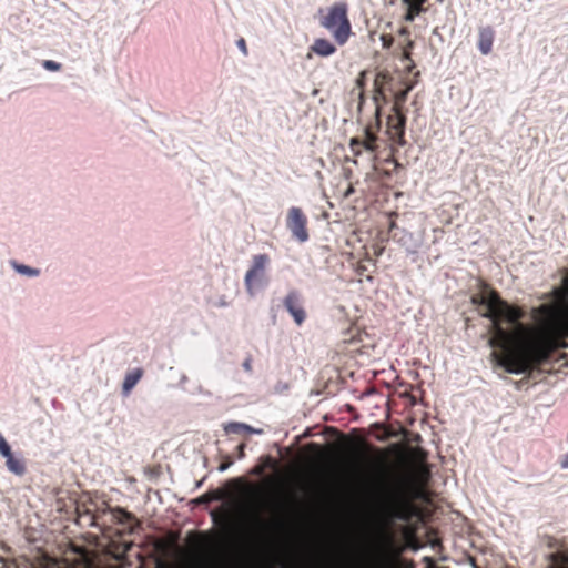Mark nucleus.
<instances>
[{
  "label": "nucleus",
  "instance_id": "19",
  "mask_svg": "<svg viewBox=\"0 0 568 568\" xmlns=\"http://www.w3.org/2000/svg\"><path fill=\"white\" fill-rule=\"evenodd\" d=\"M560 467H561L562 469H568V454H566V455L564 456V458L561 459V462H560Z\"/></svg>",
  "mask_w": 568,
  "mask_h": 568
},
{
  "label": "nucleus",
  "instance_id": "9",
  "mask_svg": "<svg viewBox=\"0 0 568 568\" xmlns=\"http://www.w3.org/2000/svg\"><path fill=\"white\" fill-rule=\"evenodd\" d=\"M224 430L226 433H240V432H246L248 434H255L261 435L263 433V429L261 428H253L252 426L244 424V423H227L224 425Z\"/></svg>",
  "mask_w": 568,
  "mask_h": 568
},
{
  "label": "nucleus",
  "instance_id": "25",
  "mask_svg": "<svg viewBox=\"0 0 568 568\" xmlns=\"http://www.w3.org/2000/svg\"><path fill=\"white\" fill-rule=\"evenodd\" d=\"M384 537L386 538V541H387V542H389V541H390V539H389V537H388V536H386V535H385Z\"/></svg>",
  "mask_w": 568,
  "mask_h": 568
},
{
  "label": "nucleus",
  "instance_id": "16",
  "mask_svg": "<svg viewBox=\"0 0 568 568\" xmlns=\"http://www.w3.org/2000/svg\"><path fill=\"white\" fill-rule=\"evenodd\" d=\"M379 41L382 43V47L386 49H388L393 43V39L384 34L379 37Z\"/></svg>",
  "mask_w": 568,
  "mask_h": 568
},
{
  "label": "nucleus",
  "instance_id": "6",
  "mask_svg": "<svg viewBox=\"0 0 568 568\" xmlns=\"http://www.w3.org/2000/svg\"><path fill=\"white\" fill-rule=\"evenodd\" d=\"M284 306L293 317L297 325L305 321V311L301 305L300 295L295 291H291L284 298Z\"/></svg>",
  "mask_w": 568,
  "mask_h": 568
},
{
  "label": "nucleus",
  "instance_id": "15",
  "mask_svg": "<svg viewBox=\"0 0 568 568\" xmlns=\"http://www.w3.org/2000/svg\"><path fill=\"white\" fill-rule=\"evenodd\" d=\"M42 67L49 72H58L61 70V63L52 60L43 61Z\"/></svg>",
  "mask_w": 568,
  "mask_h": 568
},
{
  "label": "nucleus",
  "instance_id": "17",
  "mask_svg": "<svg viewBox=\"0 0 568 568\" xmlns=\"http://www.w3.org/2000/svg\"><path fill=\"white\" fill-rule=\"evenodd\" d=\"M412 87H408L407 89H405L403 92H400L399 94H397V100L398 101H405L406 98H407V94L408 92L410 91Z\"/></svg>",
  "mask_w": 568,
  "mask_h": 568
},
{
  "label": "nucleus",
  "instance_id": "12",
  "mask_svg": "<svg viewBox=\"0 0 568 568\" xmlns=\"http://www.w3.org/2000/svg\"><path fill=\"white\" fill-rule=\"evenodd\" d=\"M10 265L18 274L26 277H38L40 274L38 268L20 264L17 261H10Z\"/></svg>",
  "mask_w": 568,
  "mask_h": 568
},
{
  "label": "nucleus",
  "instance_id": "21",
  "mask_svg": "<svg viewBox=\"0 0 568 568\" xmlns=\"http://www.w3.org/2000/svg\"><path fill=\"white\" fill-rule=\"evenodd\" d=\"M243 368H244L246 372H251V371H252L251 359H250V358H247V359L243 363Z\"/></svg>",
  "mask_w": 568,
  "mask_h": 568
},
{
  "label": "nucleus",
  "instance_id": "10",
  "mask_svg": "<svg viewBox=\"0 0 568 568\" xmlns=\"http://www.w3.org/2000/svg\"><path fill=\"white\" fill-rule=\"evenodd\" d=\"M4 458L6 466L10 473L18 476H21L24 473V465L20 457L10 453L9 455L4 456Z\"/></svg>",
  "mask_w": 568,
  "mask_h": 568
},
{
  "label": "nucleus",
  "instance_id": "13",
  "mask_svg": "<svg viewBox=\"0 0 568 568\" xmlns=\"http://www.w3.org/2000/svg\"><path fill=\"white\" fill-rule=\"evenodd\" d=\"M425 0H403L407 6V13L405 14L406 21H413L420 11V6Z\"/></svg>",
  "mask_w": 568,
  "mask_h": 568
},
{
  "label": "nucleus",
  "instance_id": "24",
  "mask_svg": "<svg viewBox=\"0 0 568 568\" xmlns=\"http://www.w3.org/2000/svg\"><path fill=\"white\" fill-rule=\"evenodd\" d=\"M403 58L404 59H409V53L408 52H404Z\"/></svg>",
  "mask_w": 568,
  "mask_h": 568
},
{
  "label": "nucleus",
  "instance_id": "18",
  "mask_svg": "<svg viewBox=\"0 0 568 568\" xmlns=\"http://www.w3.org/2000/svg\"><path fill=\"white\" fill-rule=\"evenodd\" d=\"M237 47L240 48V50H241L244 54H246V52H247V51H246V45H245V41H244L243 39H240V40L237 41Z\"/></svg>",
  "mask_w": 568,
  "mask_h": 568
},
{
  "label": "nucleus",
  "instance_id": "4",
  "mask_svg": "<svg viewBox=\"0 0 568 568\" xmlns=\"http://www.w3.org/2000/svg\"><path fill=\"white\" fill-rule=\"evenodd\" d=\"M267 263L268 257L265 254H260L254 257L253 264L244 278L248 294L253 295L256 288V282H262Z\"/></svg>",
  "mask_w": 568,
  "mask_h": 568
},
{
  "label": "nucleus",
  "instance_id": "5",
  "mask_svg": "<svg viewBox=\"0 0 568 568\" xmlns=\"http://www.w3.org/2000/svg\"><path fill=\"white\" fill-rule=\"evenodd\" d=\"M287 227L292 235L301 243H305L308 240V233L306 230V217L302 210L298 207H291L287 216Z\"/></svg>",
  "mask_w": 568,
  "mask_h": 568
},
{
  "label": "nucleus",
  "instance_id": "8",
  "mask_svg": "<svg viewBox=\"0 0 568 568\" xmlns=\"http://www.w3.org/2000/svg\"><path fill=\"white\" fill-rule=\"evenodd\" d=\"M494 33L491 29H484L479 33L478 49L486 55L491 51Z\"/></svg>",
  "mask_w": 568,
  "mask_h": 568
},
{
  "label": "nucleus",
  "instance_id": "11",
  "mask_svg": "<svg viewBox=\"0 0 568 568\" xmlns=\"http://www.w3.org/2000/svg\"><path fill=\"white\" fill-rule=\"evenodd\" d=\"M142 377V369L135 368L129 372L123 381L122 390L124 394H129L130 390L138 384Z\"/></svg>",
  "mask_w": 568,
  "mask_h": 568
},
{
  "label": "nucleus",
  "instance_id": "22",
  "mask_svg": "<svg viewBox=\"0 0 568 568\" xmlns=\"http://www.w3.org/2000/svg\"><path fill=\"white\" fill-rule=\"evenodd\" d=\"M364 146H365V149L372 151L373 150V142L372 141H366L364 143Z\"/></svg>",
  "mask_w": 568,
  "mask_h": 568
},
{
  "label": "nucleus",
  "instance_id": "2",
  "mask_svg": "<svg viewBox=\"0 0 568 568\" xmlns=\"http://www.w3.org/2000/svg\"><path fill=\"white\" fill-rule=\"evenodd\" d=\"M321 26L332 34L337 44H345L352 33L346 3L338 2L331 6L321 19Z\"/></svg>",
  "mask_w": 568,
  "mask_h": 568
},
{
  "label": "nucleus",
  "instance_id": "3",
  "mask_svg": "<svg viewBox=\"0 0 568 568\" xmlns=\"http://www.w3.org/2000/svg\"><path fill=\"white\" fill-rule=\"evenodd\" d=\"M369 490L384 515L387 517L404 518V516H402L395 507L397 493L387 487L385 481V474L381 467L378 468V480H376L374 485H369Z\"/></svg>",
  "mask_w": 568,
  "mask_h": 568
},
{
  "label": "nucleus",
  "instance_id": "7",
  "mask_svg": "<svg viewBox=\"0 0 568 568\" xmlns=\"http://www.w3.org/2000/svg\"><path fill=\"white\" fill-rule=\"evenodd\" d=\"M311 49L316 55L322 58L331 57L336 52L335 45L325 38L315 39Z\"/></svg>",
  "mask_w": 568,
  "mask_h": 568
},
{
  "label": "nucleus",
  "instance_id": "1",
  "mask_svg": "<svg viewBox=\"0 0 568 568\" xmlns=\"http://www.w3.org/2000/svg\"><path fill=\"white\" fill-rule=\"evenodd\" d=\"M552 304H544L534 318L537 326H526L517 321L521 311L501 301L494 292L481 296L486 316L493 321L491 352L496 365L511 375L527 373L532 366L548 359L558 347V337H568V275L562 287L555 291Z\"/></svg>",
  "mask_w": 568,
  "mask_h": 568
},
{
  "label": "nucleus",
  "instance_id": "20",
  "mask_svg": "<svg viewBox=\"0 0 568 568\" xmlns=\"http://www.w3.org/2000/svg\"><path fill=\"white\" fill-rule=\"evenodd\" d=\"M231 466V463H226V464H221L217 468L219 473H224L229 469V467Z\"/></svg>",
  "mask_w": 568,
  "mask_h": 568
},
{
  "label": "nucleus",
  "instance_id": "14",
  "mask_svg": "<svg viewBox=\"0 0 568 568\" xmlns=\"http://www.w3.org/2000/svg\"><path fill=\"white\" fill-rule=\"evenodd\" d=\"M125 121L128 125H132L139 129H143L145 126V121L142 118L136 116L134 114H128Z\"/></svg>",
  "mask_w": 568,
  "mask_h": 568
},
{
  "label": "nucleus",
  "instance_id": "23",
  "mask_svg": "<svg viewBox=\"0 0 568 568\" xmlns=\"http://www.w3.org/2000/svg\"><path fill=\"white\" fill-rule=\"evenodd\" d=\"M255 521L261 526L264 525L257 515H255Z\"/></svg>",
  "mask_w": 568,
  "mask_h": 568
}]
</instances>
